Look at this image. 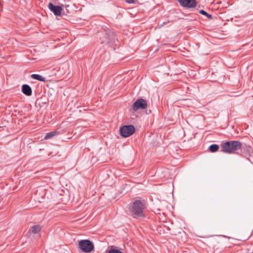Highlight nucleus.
I'll return each instance as SVG.
<instances>
[{
  "instance_id": "obj_1",
  "label": "nucleus",
  "mask_w": 253,
  "mask_h": 253,
  "mask_svg": "<svg viewBox=\"0 0 253 253\" xmlns=\"http://www.w3.org/2000/svg\"><path fill=\"white\" fill-rule=\"evenodd\" d=\"M146 208L144 200L135 199L129 205L128 210L131 215L135 218L143 217L145 216L144 211Z\"/></svg>"
},
{
  "instance_id": "obj_2",
  "label": "nucleus",
  "mask_w": 253,
  "mask_h": 253,
  "mask_svg": "<svg viewBox=\"0 0 253 253\" xmlns=\"http://www.w3.org/2000/svg\"><path fill=\"white\" fill-rule=\"evenodd\" d=\"M98 36L99 37L100 42L102 44L106 43L110 46H112L117 40L115 32L109 29H104L101 30L98 33Z\"/></svg>"
},
{
  "instance_id": "obj_3",
  "label": "nucleus",
  "mask_w": 253,
  "mask_h": 253,
  "mask_svg": "<svg viewBox=\"0 0 253 253\" xmlns=\"http://www.w3.org/2000/svg\"><path fill=\"white\" fill-rule=\"evenodd\" d=\"M242 143L239 141H228L220 144L221 151L228 154H234L242 148Z\"/></svg>"
},
{
  "instance_id": "obj_4",
  "label": "nucleus",
  "mask_w": 253,
  "mask_h": 253,
  "mask_svg": "<svg viewBox=\"0 0 253 253\" xmlns=\"http://www.w3.org/2000/svg\"><path fill=\"white\" fill-rule=\"evenodd\" d=\"M81 250L85 253H89L94 249V245L89 240H82L79 243Z\"/></svg>"
},
{
  "instance_id": "obj_5",
  "label": "nucleus",
  "mask_w": 253,
  "mask_h": 253,
  "mask_svg": "<svg viewBox=\"0 0 253 253\" xmlns=\"http://www.w3.org/2000/svg\"><path fill=\"white\" fill-rule=\"evenodd\" d=\"M135 130L134 126H124L120 128V135L123 137H127L132 135Z\"/></svg>"
},
{
  "instance_id": "obj_6",
  "label": "nucleus",
  "mask_w": 253,
  "mask_h": 253,
  "mask_svg": "<svg viewBox=\"0 0 253 253\" xmlns=\"http://www.w3.org/2000/svg\"><path fill=\"white\" fill-rule=\"evenodd\" d=\"M147 103L145 100L140 98L137 99L131 107L133 111L135 112L138 110H143L147 107Z\"/></svg>"
},
{
  "instance_id": "obj_7",
  "label": "nucleus",
  "mask_w": 253,
  "mask_h": 253,
  "mask_svg": "<svg viewBox=\"0 0 253 253\" xmlns=\"http://www.w3.org/2000/svg\"><path fill=\"white\" fill-rule=\"evenodd\" d=\"M180 5L187 9L196 7L197 2L196 0H177Z\"/></svg>"
},
{
  "instance_id": "obj_8",
  "label": "nucleus",
  "mask_w": 253,
  "mask_h": 253,
  "mask_svg": "<svg viewBox=\"0 0 253 253\" xmlns=\"http://www.w3.org/2000/svg\"><path fill=\"white\" fill-rule=\"evenodd\" d=\"M48 8L52 11L55 15L59 16L61 15L62 7L59 5H54L51 2H49L48 5Z\"/></svg>"
},
{
  "instance_id": "obj_9",
  "label": "nucleus",
  "mask_w": 253,
  "mask_h": 253,
  "mask_svg": "<svg viewBox=\"0 0 253 253\" xmlns=\"http://www.w3.org/2000/svg\"><path fill=\"white\" fill-rule=\"evenodd\" d=\"M22 91L27 96H31L32 93V90L30 86L26 84L22 86Z\"/></svg>"
},
{
  "instance_id": "obj_10",
  "label": "nucleus",
  "mask_w": 253,
  "mask_h": 253,
  "mask_svg": "<svg viewBox=\"0 0 253 253\" xmlns=\"http://www.w3.org/2000/svg\"><path fill=\"white\" fill-rule=\"evenodd\" d=\"M31 77L34 79L39 81L45 82L46 81L45 78L43 77L42 76L39 74H32L31 76Z\"/></svg>"
},
{
  "instance_id": "obj_11",
  "label": "nucleus",
  "mask_w": 253,
  "mask_h": 253,
  "mask_svg": "<svg viewBox=\"0 0 253 253\" xmlns=\"http://www.w3.org/2000/svg\"><path fill=\"white\" fill-rule=\"evenodd\" d=\"M58 133L59 132L57 131H51L50 132L46 133L44 138L45 140L50 139Z\"/></svg>"
},
{
  "instance_id": "obj_12",
  "label": "nucleus",
  "mask_w": 253,
  "mask_h": 253,
  "mask_svg": "<svg viewBox=\"0 0 253 253\" xmlns=\"http://www.w3.org/2000/svg\"><path fill=\"white\" fill-rule=\"evenodd\" d=\"M219 149V146L217 144H211L209 147V150L211 152H217Z\"/></svg>"
},
{
  "instance_id": "obj_13",
  "label": "nucleus",
  "mask_w": 253,
  "mask_h": 253,
  "mask_svg": "<svg viewBox=\"0 0 253 253\" xmlns=\"http://www.w3.org/2000/svg\"><path fill=\"white\" fill-rule=\"evenodd\" d=\"M41 230V227L39 225H34L31 228V231L33 233H37Z\"/></svg>"
},
{
  "instance_id": "obj_14",
  "label": "nucleus",
  "mask_w": 253,
  "mask_h": 253,
  "mask_svg": "<svg viewBox=\"0 0 253 253\" xmlns=\"http://www.w3.org/2000/svg\"><path fill=\"white\" fill-rule=\"evenodd\" d=\"M199 13L203 15H205L207 16L209 19H212V16L208 13H207L206 11L204 10H200L199 11Z\"/></svg>"
},
{
  "instance_id": "obj_15",
  "label": "nucleus",
  "mask_w": 253,
  "mask_h": 253,
  "mask_svg": "<svg viewBox=\"0 0 253 253\" xmlns=\"http://www.w3.org/2000/svg\"><path fill=\"white\" fill-rule=\"evenodd\" d=\"M108 253H123L121 251L117 249L110 250Z\"/></svg>"
},
{
  "instance_id": "obj_16",
  "label": "nucleus",
  "mask_w": 253,
  "mask_h": 253,
  "mask_svg": "<svg viewBox=\"0 0 253 253\" xmlns=\"http://www.w3.org/2000/svg\"><path fill=\"white\" fill-rule=\"evenodd\" d=\"M126 1L128 3H135L137 2V0H126Z\"/></svg>"
},
{
  "instance_id": "obj_17",
  "label": "nucleus",
  "mask_w": 253,
  "mask_h": 253,
  "mask_svg": "<svg viewBox=\"0 0 253 253\" xmlns=\"http://www.w3.org/2000/svg\"><path fill=\"white\" fill-rule=\"evenodd\" d=\"M166 24V22H164L162 24H161L160 25H159V27L160 28H161L162 27H163L164 25H165Z\"/></svg>"
},
{
  "instance_id": "obj_18",
  "label": "nucleus",
  "mask_w": 253,
  "mask_h": 253,
  "mask_svg": "<svg viewBox=\"0 0 253 253\" xmlns=\"http://www.w3.org/2000/svg\"><path fill=\"white\" fill-rule=\"evenodd\" d=\"M151 110H149V111H146V113H147V114H149L151 113Z\"/></svg>"
}]
</instances>
